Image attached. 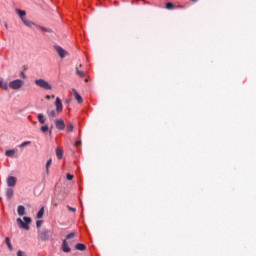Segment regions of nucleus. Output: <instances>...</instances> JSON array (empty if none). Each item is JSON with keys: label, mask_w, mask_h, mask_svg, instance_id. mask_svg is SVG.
Wrapping results in <instances>:
<instances>
[{"label": "nucleus", "mask_w": 256, "mask_h": 256, "mask_svg": "<svg viewBox=\"0 0 256 256\" xmlns=\"http://www.w3.org/2000/svg\"><path fill=\"white\" fill-rule=\"evenodd\" d=\"M55 107H56V111L51 110L50 112H48V117H57L59 113H63V103L61 102V98L59 97L56 98Z\"/></svg>", "instance_id": "nucleus-1"}, {"label": "nucleus", "mask_w": 256, "mask_h": 256, "mask_svg": "<svg viewBox=\"0 0 256 256\" xmlns=\"http://www.w3.org/2000/svg\"><path fill=\"white\" fill-rule=\"evenodd\" d=\"M16 221H17L20 229H25V231H29V225H31V218L25 216L23 218V220L21 218H17Z\"/></svg>", "instance_id": "nucleus-2"}, {"label": "nucleus", "mask_w": 256, "mask_h": 256, "mask_svg": "<svg viewBox=\"0 0 256 256\" xmlns=\"http://www.w3.org/2000/svg\"><path fill=\"white\" fill-rule=\"evenodd\" d=\"M35 85H37V87H40L41 89H45L46 91H51V89H53V86L49 84V82H47L45 79H42V78L36 79Z\"/></svg>", "instance_id": "nucleus-3"}, {"label": "nucleus", "mask_w": 256, "mask_h": 256, "mask_svg": "<svg viewBox=\"0 0 256 256\" xmlns=\"http://www.w3.org/2000/svg\"><path fill=\"white\" fill-rule=\"evenodd\" d=\"M22 22L24 23V25H26V27L35 26V27H37V29H41V31H46L47 33H51V29L45 28L43 26H39V25L35 24L33 21L22 18Z\"/></svg>", "instance_id": "nucleus-4"}, {"label": "nucleus", "mask_w": 256, "mask_h": 256, "mask_svg": "<svg viewBox=\"0 0 256 256\" xmlns=\"http://www.w3.org/2000/svg\"><path fill=\"white\" fill-rule=\"evenodd\" d=\"M25 85V82L21 79L13 80L9 83L10 89H14L15 91H18V89H21Z\"/></svg>", "instance_id": "nucleus-5"}, {"label": "nucleus", "mask_w": 256, "mask_h": 256, "mask_svg": "<svg viewBox=\"0 0 256 256\" xmlns=\"http://www.w3.org/2000/svg\"><path fill=\"white\" fill-rule=\"evenodd\" d=\"M54 49L56 53L59 55L60 59H65V57L69 56V53L59 45H55Z\"/></svg>", "instance_id": "nucleus-6"}, {"label": "nucleus", "mask_w": 256, "mask_h": 256, "mask_svg": "<svg viewBox=\"0 0 256 256\" xmlns=\"http://www.w3.org/2000/svg\"><path fill=\"white\" fill-rule=\"evenodd\" d=\"M51 230H42L39 233V237L41 239V241H49V239L51 238Z\"/></svg>", "instance_id": "nucleus-7"}, {"label": "nucleus", "mask_w": 256, "mask_h": 256, "mask_svg": "<svg viewBox=\"0 0 256 256\" xmlns=\"http://www.w3.org/2000/svg\"><path fill=\"white\" fill-rule=\"evenodd\" d=\"M76 236H77V232H71L70 234L66 235V241L68 245H73L75 243Z\"/></svg>", "instance_id": "nucleus-8"}, {"label": "nucleus", "mask_w": 256, "mask_h": 256, "mask_svg": "<svg viewBox=\"0 0 256 256\" xmlns=\"http://www.w3.org/2000/svg\"><path fill=\"white\" fill-rule=\"evenodd\" d=\"M56 129L59 131H63L65 129V121L63 119H57L55 120Z\"/></svg>", "instance_id": "nucleus-9"}, {"label": "nucleus", "mask_w": 256, "mask_h": 256, "mask_svg": "<svg viewBox=\"0 0 256 256\" xmlns=\"http://www.w3.org/2000/svg\"><path fill=\"white\" fill-rule=\"evenodd\" d=\"M7 185L8 187H15V185H17V178L14 176H9L7 178Z\"/></svg>", "instance_id": "nucleus-10"}, {"label": "nucleus", "mask_w": 256, "mask_h": 256, "mask_svg": "<svg viewBox=\"0 0 256 256\" xmlns=\"http://www.w3.org/2000/svg\"><path fill=\"white\" fill-rule=\"evenodd\" d=\"M81 67H83L82 64L76 65L75 70H76V75H78V77L83 78L85 77V71L81 70Z\"/></svg>", "instance_id": "nucleus-11"}, {"label": "nucleus", "mask_w": 256, "mask_h": 256, "mask_svg": "<svg viewBox=\"0 0 256 256\" xmlns=\"http://www.w3.org/2000/svg\"><path fill=\"white\" fill-rule=\"evenodd\" d=\"M62 251L64 253H71V248L69 247V242H67V240H63L62 242Z\"/></svg>", "instance_id": "nucleus-12"}, {"label": "nucleus", "mask_w": 256, "mask_h": 256, "mask_svg": "<svg viewBox=\"0 0 256 256\" xmlns=\"http://www.w3.org/2000/svg\"><path fill=\"white\" fill-rule=\"evenodd\" d=\"M0 88L4 91H7L9 89V84L3 78H0Z\"/></svg>", "instance_id": "nucleus-13"}, {"label": "nucleus", "mask_w": 256, "mask_h": 256, "mask_svg": "<svg viewBox=\"0 0 256 256\" xmlns=\"http://www.w3.org/2000/svg\"><path fill=\"white\" fill-rule=\"evenodd\" d=\"M75 249L76 251H87V246L83 243H77Z\"/></svg>", "instance_id": "nucleus-14"}, {"label": "nucleus", "mask_w": 256, "mask_h": 256, "mask_svg": "<svg viewBox=\"0 0 256 256\" xmlns=\"http://www.w3.org/2000/svg\"><path fill=\"white\" fill-rule=\"evenodd\" d=\"M74 93V97L78 103H81L83 101V97L79 95V92H77V89H72Z\"/></svg>", "instance_id": "nucleus-15"}, {"label": "nucleus", "mask_w": 256, "mask_h": 256, "mask_svg": "<svg viewBox=\"0 0 256 256\" xmlns=\"http://www.w3.org/2000/svg\"><path fill=\"white\" fill-rule=\"evenodd\" d=\"M17 211H18V215L20 217H23V215H25V206H23V205L18 206Z\"/></svg>", "instance_id": "nucleus-16"}, {"label": "nucleus", "mask_w": 256, "mask_h": 256, "mask_svg": "<svg viewBox=\"0 0 256 256\" xmlns=\"http://www.w3.org/2000/svg\"><path fill=\"white\" fill-rule=\"evenodd\" d=\"M6 196H7V199H13V189L12 188H7Z\"/></svg>", "instance_id": "nucleus-17"}, {"label": "nucleus", "mask_w": 256, "mask_h": 256, "mask_svg": "<svg viewBox=\"0 0 256 256\" xmlns=\"http://www.w3.org/2000/svg\"><path fill=\"white\" fill-rule=\"evenodd\" d=\"M43 215H45V208L42 207L37 213V219H43Z\"/></svg>", "instance_id": "nucleus-18"}, {"label": "nucleus", "mask_w": 256, "mask_h": 256, "mask_svg": "<svg viewBox=\"0 0 256 256\" xmlns=\"http://www.w3.org/2000/svg\"><path fill=\"white\" fill-rule=\"evenodd\" d=\"M37 119H38V121H39V123H40L41 125H44L46 119H45V116H43V114H38V115H37Z\"/></svg>", "instance_id": "nucleus-19"}, {"label": "nucleus", "mask_w": 256, "mask_h": 256, "mask_svg": "<svg viewBox=\"0 0 256 256\" xmlns=\"http://www.w3.org/2000/svg\"><path fill=\"white\" fill-rule=\"evenodd\" d=\"M56 155L58 159H63V150L56 148Z\"/></svg>", "instance_id": "nucleus-20"}, {"label": "nucleus", "mask_w": 256, "mask_h": 256, "mask_svg": "<svg viewBox=\"0 0 256 256\" xmlns=\"http://www.w3.org/2000/svg\"><path fill=\"white\" fill-rule=\"evenodd\" d=\"M16 11H17L19 17L21 18V20L23 21V19H25L24 16L26 15V12L22 11V10H19V9H17Z\"/></svg>", "instance_id": "nucleus-21"}, {"label": "nucleus", "mask_w": 256, "mask_h": 256, "mask_svg": "<svg viewBox=\"0 0 256 256\" xmlns=\"http://www.w3.org/2000/svg\"><path fill=\"white\" fill-rule=\"evenodd\" d=\"M5 155L6 157H13V155H15V150H6Z\"/></svg>", "instance_id": "nucleus-22"}, {"label": "nucleus", "mask_w": 256, "mask_h": 256, "mask_svg": "<svg viewBox=\"0 0 256 256\" xmlns=\"http://www.w3.org/2000/svg\"><path fill=\"white\" fill-rule=\"evenodd\" d=\"M6 245L10 251H13V245H11V240H9V237H6Z\"/></svg>", "instance_id": "nucleus-23"}, {"label": "nucleus", "mask_w": 256, "mask_h": 256, "mask_svg": "<svg viewBox=\"0 0 256 256\" xmlns=\"http://www.w3.org/2000/svg\"><path fill=\"white\" fill-rule=\"evenodd\" d=\"M40 130L42 131V133H47V131H49V126L48 125L41 126Z\"/></svg>", "instance_id": "nucleus-24"}, {"label": "nucleus", "mask_w": 256, "mask_h": 256, "mask_svg": "<svg viewBox=\"0 0 256 256\" xmlns=\"http://www.w3.org/2000/svg\"><path fill=\"white\" fill-rule=\"evenodd\" d=\"M28 145H31V141H25V142L21 143V144L19 145V147H20L21 149H23V147H27Z\"/></svg>", "instance_id": "nucleus-25"}, {"label": "nucleus", "mask_w": 256, "mask_h": 256, "mask_svg": "<svg viewBox=\"0 0 256 256\" xmlns=\"http://www.w3.org/2000/svg\"><path fill=\"white\" fill-rule=\"evenodd\" d=\"M51 163H53V160L49 159L46 163V173H49V167H51Z\"/></svg>", "instance_id": "nucleus-26"}, {"label": "nucleus", "mask_w": 256, "mask_h": 256, "mask_svg": "<svg viewBox=\"0 0 256 256\" xmlns=\"http://www.w3.org/2000/svg\"><path fill=\"white\" fill-rule=\"evenodd\" d=\"M166 9H174L173 3L168 2V3L166 4Z\"/></svg>", "instance_id": "nucleus-27"}, {"label": "nucleus", "mask_w": 256, "mask_h": 256, "mask_svg": "<svg viewBox=\"0 0 256 256\" xmlns=\"http://www.w3.org/2000/svg\"><path fill=\"white\" fill-rule=\"evenodd\" d=\"M73 129H74V126H73V124L70 123L67 127V131H69V133H71L73 131Z\"/></svg>", "instance_id": "nucleus-28"}, {"label": "nucleus", "mask_w": 256, "mask_h": 256, "mask_svg": "<svg viewBox=\"0 0 256 256\" xmlns=\"http://www.w3.org/2000/svg\"><path fill=\"white\" fill-rule=\"evenodd\" d=\"M41 225H43V221L38 220V221L36 222V227H37V229H39V227H41Z\"/></svg>", "instance_id": "nucleus-29"}, {"label": "nucleus", "mask_w": 256, "mask_h": 256, "mask_svg": "<svg viewBox=\"0 0 256 256\" xmlns=\"http://www.w3.org/2000/svg\"><path fill=\"white\" fill-rule=\"evenodd\" d=\"M66 179H67L68 181H72L73 175H71V174L66 175Z\"/></svg>", "instance_id": "nucleus-30"}, {"label": "nucleus", "mask_w": 256, "mask_h": 256, "mask_svg": "<svg viewBox=\"0 0 256 256\" xmlns=\"http://www.w3.org/2000/svg\"><path fill=\"white\" fill-rule=\"evenodd\" d=\"M17 256H26V255H25V252L19 250V251L17 252Z\"/></svg>", "instance_id": "nucleus-31"}, {"label": "nucleus", "mask_w": 256, "mask_h": 256, "mask_svg": "<svg viewBox=\"0 0 256 256\" xmlns=\"http://www.w3.org/2000/svg\"><path fill=\"white\" fill-rule=\"evenodd\" d=\"M68 211H72V213H75V212L77 211V209H75V208L69 206V207H68Z\"/></svg>", "instance_id": "nucleus-32"}, {"label": "nucleus", "mask_w": 256, "mask_h": 256, "mask_svg": "<svg viewBox=\"0 0 256 256\" xmlns=\"http://www.w3.org/2000/svg\"><path fill=\"white\" fill-rule=\"evenodd\" d=\"M79 145H81V141H76L75 142V147H79Z\"/></svg>", "instance_id": "nucleus-33"}, {"label": "nucleus", "mask_w": 256, "mask_h": 256, "mask_svg": "<svg viewBox=\"0 0 256 256\" xmlns=\"http://www.w3.org/2000/svg\"><path fill=\"white\" fill-rule=\"evenodd\" d=\"M21 75H22L23 79H27V76L25 75L24 72H21Z\"/></svg>", "instance_id": "nucleus-34"}, {"label": "nucleus", "mask_w": 256, "mask_h": 256, "mask_svg": "<svg viewBox=\"0 0 256 256\" xmlns=\"http://www.w3.org/2000/svg\"><path fill=\"white\" fill-rule=\"evenodd\" d=\"M5 27H6V29L9 28V25L7 24V22H5Z\"/></svg>", "instance_id": "nucleus-35"}, {"label": "nucleus", "mask_w": 256, "mask_h": 256, "mask_svg": "<svg viewBox=\"0 0 256 256\" xmlns=\"http://www.w3.org/2000/svg\"><path fill=\"white\" fill-rule=\"evenodd\" d=\"M46 99H51V96L50 95H46Z\"/></svg>", "instance_id": "nucleus-36"}, {"label": "nucleus", "mask_w": 256, "mask_h": 256, "mask_svg": "<svg viewBox=\"0 0 256 256\" xmlns=\"http://www.w3.org/2000/svg\"><path fill=\"white\" fill-rule=\"evenodd\" d=\"M71 102V100H66V103H70Z\"/></svg>", "instance_id": "nucleus-37"}, {"label": "nucleus", "mask_w": 256, "mask_h": 256, "mask_svg": "<svg viewBox=\"0 0 256 256\" xmlns=\"http://www.w3.org/2000/svg\"><path fill=\"white\" fill-rule=\"evenodd\" d=\"M88 81H89V80L86 78V79H85V82L87 83Z\"/></svg>", "instance_id": "nucleus-38"}, {"label": "nucleus", "mask_w": 256, "mask_h": 256, "mask_svg": "<svg viewBox=\"0 0 256 256\" xmlns=\"http://www.w3.org/2000/svg\"><path fill=\"white\" fill-rule=\"evenodd\" d=\"M52 99H55V95H52Z\"/></svg>", "instance_id": "nucleus-39"}, {"label": "nucleus", "mask_w": 256, "mask_h": 256, "mask_svg": "<svg viewBox=\"0 0 256 256\" xmlns=\"http://www.w3.org/2000/svg\"><path fill=\"white\" fill-rule=\"evenodd\" d=\"M191 1H193V3H195V1H197V0H191Z\"/></svg>", "instance_id": "nucleus-40"}]
</instances>
